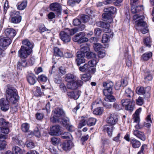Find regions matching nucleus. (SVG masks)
<instances>
[{
    "mask_svg": "<svg viewBox=\"0 0 154 154\" xmlns=\"http://www.w3.org/2000/svg\"><path fill=\"white\" fill-rule=\"evenodd\" d=\"M6 92V99L2 98L0 99L1 109L4 112H6L9 109L10 102L15 104L20 98L17 90L13 87H8Z\"/></svg>",
    "mask_w": 154,
    "mask_h": 154,
    "instance_id": "f257e3e1",
    "label": "nucleus"
},
{
    "mask_svg": "<svg viewBox=\"0 0 154 154\" xmlns=\"http://www.w3.org/2000/svg\"><path fill=\"white\" fill-rule=\"evenodd\" d=\"M22 43V45L18 51V55L20 58H27L32 52V49L34 47V44L30 42L27 39H24Z\"/></svg>",
    "mask_w": 154,
    "mask_h": 154,
    "instance_id": "f03ea898",
    "label": "nucleus"
},
{
    "mask_svg": "<svg viewBox=\"0 0 154 154\" xmlns=\"http://www.w3.org/2000/svg\"><path fill=\"white\" fill-rule=\"evenodd\" d=\"M12 39L3 35L0 36V56L2 57L5 56V50L11 43Z\"/></svg>",
    "mask_w": 154,
    "mask_h": 154,
    "instance_id": "7ed1b4c3",
    "label": "nucleus"
},
{
    "mask_svg": "<svg viewBox=\"0 0 154 154\" xmlns=\"http://www.w3.org/2000/svg\"><path fill=\"white\" fill-rule=\"evenodd\" d=\"M20 58V60L17 63V69L20 70H21L23 68L33 65L35 60L33 57H30L27 61L26 59V58Z\"/></svg>",
    "mask_w": 154,
    "mask_h": 154,
    "instance_id": "20e7f679",
    "label": "nucleus"
},
{
    "mask_svg": "<svg viewBox=\"0 0 154 154\" xmlns=\"http://www.w3.org/2000/svg\"><path fill=\"white\" fill-rule=\"evenodd\" d=\"M72 33V29L66 28L64 31L60 32L59 34L60 38L65 43L69 42L71 40V36L74 34Z\"/></svg>",
    "mask_w": 154,
    "mask_h": 154,
    "instance_id": "39448f33",
    "label": "nucleus"
},
{
    "mask_svg": "<svg viewBox=\"0 0 154 154\" xmlns=\"http://www.w3.org/2000/svg\"><path fill=\"white\" fill-rule=\"evenodd\" d=\"M10 21L11 23L17 24L19 23L22 20V16L19 11H13L10 12Z\"/></svg>",
    "mask_w": 154,
    "mask_h": 154,
    "instance_id": "423d86ee",
    "label": "nucleus"
},
{
    "mask_svg": "<svg viewBox=\"0 0 154 154\" xmlns=\"http://www.w3.org/2000/svg\"><path fill=\"white\" fill-rule=\"evenodd\" d=\"M136 25L134 26L135 29L138 30H140L143 34H145L148 32L147 29V23L143 21V19H140L135 22Z\"/></svg>",
    "mask_w": 154,
    "mask_h": 154,
    "instance_id": "0eeeda50",
    "label": "nucleus"
},
{
    "mask_svg": "<svg viewBox=\"0 0 154 154\" xmlns=\"http://www.w3.org/2000/svg\"><path fill=\"white\" fill-rule=\"evenodd\" d=\"M109 23L107 22L99 21L96 23L97 26L103 28V31L105 33H109L110 37H112L113 36V32L111 31V29L109 28L110 25Z\"/></svg>",
    "mask_w": 154,
    "mask_h": 154,
    "instance_id": "6e6552de",
    "label": "nucleus"
},
{
    "mask_svg": "<svg viewBox=\"0 0 154 154\" xmlns=\"http://www.w3.org/2000/svg\"><path fill=\"white\" fill-rule=\"evenodd\" d=\"M83 81L80 80H74L66 85L67 88L69 89L72 90H75L80 87L83 85Z\"/></svg>",
    "mask_w": 154,
    "mask_h": 154,
    "instance_id": "1a4fd4ad",
    "label": "nucleus"
},
{
    "mask_svg": "<svg viewBox=\"0 0 154 154\" xmlns=\"http://www.w3.org/2000/svg\"><path fill=\"white\" fill-rule=\"evenodd\" d=\"M53 116L51 118V121L53 122H55L58 121V118L61 117L64 112L63 110L58 108H56L53 111Z\"/></svg>",
    "mask_w": 154,
    "mask_h": 154,
    "instance_id": "9d476101",
    "label": "nucleus"
},
{
    "mask_svg": "<svg viewBox=\"0 0 154 154\" xmlns=\"http://www.w3.org/2000/svg\"><path fill=\"white\" fill-rule=\"evenodd\" d=\"M121 103L122 106L125 107L126 110L132 111L134 109V105L130 99H124L121 100Z\"/></svg>",
    "mask_w": 154,
    "mask_h": 154,
    "instance_id": "9b49d317",
    "label": "nucleus"
},
{
    "mask_svg": "<svg viewBox=\"0 0 154 154\" xmlns=\"http://www.w3.org/2000/svg\"><path fill=\"white\" fill-rule=\"evenodd\" d=\"M118 121L117 115L114 113L110 114L106 119V122L107 123L113 126L115 125Z\"/></svg>",
    "mask_w": 154,
    "mask_h": 154,
    "instance_id": "f8f14e48",
    "label": "nucleus"
},
{
    "mask_svg": "<svg viewBox=\"0 0 154 154\" xmlns=\"http://www.w3.org/2000/svg\"><path fill=\"white\" fill-rule=\"evenodd\" d=\"M5 36L13 39L17 34L15 30L13 28H7L4 30Z\"/></svg>",
    "mask_w": 154,
    "mask_h": 154,
    "instance_id": "ddd939ff",
    "label": "nucleus"
},
{
    "mask_svg": "<svg viewBox=\"0 0 154 154\" xmlns=\"http://www.w3.org/2000/svg\"><path fill=\"white\" fill-rule=\"evenodd\" d=\"M62 131L59 125L54 126L51 128L50 131L49 133L51 135L59 136L61 134Z\"/></svg>",
    "mask_w": 154,
    "mask_h": 154,
    "instance_id": "4468645a",
    "label": "nucleus"
},
{
    "mask_svg": "<svg viewBox=\"0 0 154 154\" xmlns=\"http://www.w3.org/2000/svg\"><path fill=\"white\" fill-rule=\"evenodd\" d=\"M51 9L56 12L57 16L61 15V6L60 4L57 3H54L51 4L50 5Z\"/></svg>",
    "mask_w": 154,
    "mask_h": 154,
    "instance_id": "2eb2a0df",
    "label": "nucleus"
},
{
    "mask_svg": "<svg viewBox=\"0 0 154 154\" xmlns=\"http://www.w3.org/2000/svg\"><path fill=\"white\" fill-rule=\"evenodd\" d=\"M80 92L79 91H67L66 95L69 98L77 100L80 96Z\"/></svg>",
    "mask_w": 154,
    "mask_h": 154,
    "instance_id": "dca6fc26",
    "label": "nucleus"
},
{
    "mask_svg": "<svg viewBox=\"0 0 154 154\" xmlns=\"http://www.w3.org/2000/svg\"><path fill=\"white\" fill-rule=\"evenodd\" d=\"M90 51L88 45L85 44L81 45V48L80 51H78L77 53L85 57V54Z\"/></svg>",
    "mask_w": 154,
    "mask_h": 154,
    "instance_id": "f3484780",
    "label": "nucleus"
},
{
    "mask_svg": "<svg viewBox=\"0 0 154 154\" xmlns=\"http://www.w3.org/2000/svg\"><path fill=\"white\" fill-rule=\"evenodd\" d=\"M72 146L73 143L72 141L69 140L60 144V147L63 150L67 151L70 150Z\"/></svg>",
    "mask_w": 154,
    "mask_h": 154,
    "instance_id": "a211bd4d",
    "label": "nucleus"
},
{
    "mask_svg": "<svg viewBox=\"0 0 154 154\" xmlns=\"http://www.w3.org/2000/svg\"><path fill=\"white\" fill-rule=\"evenodd\" d=\"M26 79L28 83L31 85L35 84L37 80L38 81V77L37 78L34 74L32 73L28 74L26 76Z\"/></svg>",
    "mask_w": 154,
    "mask_h": 154,
    "instance_id": "6ab92c4d",
    "label": "nucleus"
},
{
    "mask_svg": "<svg viewBox=\"0 0 154 154\" xmlns=\"http://www.w3.org/2000/svg\"><path fill=\"white\" fill-rule=\"evenodd\" d=\"M103 130L105 132H106L109 136L111 137L114 128V126L112 125H106L103 127Z\"/></svg>",
    "mask_w": 154,
    "mask_h": 154,
    "instance_id": "aec40b11",
    "label": "nucleus"
},
{
    "mask_svg": "<svg viewBox=\"0 0 154 154\" xmlns=\"http://www.w3.org/2000/svg\"><path fill=\"white\" fill-rule=\"evenodd\" d=\"M19 137V136H17L13 137L12 138V141L15 143L23 147L25 146V144L24 142L20 140Z\"/></svg>",
    "mask_w": 154,
    "mask_h": 154,
    "instance_id": "412c9836",
    "label": "nucleus"
},
{
    "mask_svg": "<svg viewBox=\"0 0 154 154\" xmlns=\"http://www.w3.org/2000/svg\"><path fill=\"white\" fill-rule=\"evenodd\" d=\"M76 53L77 58L75 59V62L78 66H79L81 64L85 62V60L84 58L85 56Z\"/></svg>",
    "mask_w": 154,
    "mask_h": 154,
    "instance_id": "4be33fe9",
    "label": "nucleus"
},
{
    "mask_svg": "<svg viewBox=\"0 0 154 154\" xmlns=\"http://www.w3.org/2000/svg\"><path fill=\"white\" fill-rule=\"evenodd\" d=\"M27 1L26 0H24L17 3L16 6L17 9L23 10L27 6Z\"/></svg>",
    "mask_w": 154,
    "mask_h": 154,
    "instance_id": "5701e85b",
    "label": "nucleus"
},
{
    "mask_svg": "<svg viewBox=\"0 0 154 154\" xmlns=\"http://www.w3.org/2000/svg\"><path fill=\"white\" fill-rule=\"evenodd\" d=\"M63 56V52L60 49L57 47H55L54 49V54L53 58H55L54 57L57 56L61 57Z\"/></svg>",
    "mask_w": 154,
    "mask_h": 154,
    "instance_id": "b1692460",
    "label": "nucleus"
},
{
    "mask_svg": "<svg viewBox=\"0 0 154 154\" xmlns=\"http://www.w3.org/2000/svg\"><path fill=\"white\" fill-rule=\"evenodd\" d=\"M38 126L36 127L35 130L33 131H29L28 134L27 135V137L28 138H30L32 137L33 136H35L36 137L38 136Z\"/></svg>",
    "mask_w": 154,
    "mask_h": 154,
    "instance_id": "393cba45",
    "label": "nucleus"
},
{
    "mask_svg": "<svg viewBox=\"0 0 154 154\" xmlns=\"http://www.w3.org/2000/svg\"><path fill=\"white\" fill-rule=\"evenodd\" d=\"M85 34L84 32H81L77 33L72 38V40L74 42H78L82 37H85Z\"/></svg>",
    "mask_w": 154,
    "mask_h": 154,
    "instance_id": "a878e982",
    "label": "nucleus"
},
{
    "mask_svg": "<svg viewBox=\"0 0 154 154\" xmlns=\"http://www.w3.org/2000/svg\"><path fill=\"white\" fill-rule=\"evenodd\" d=\"M85 28V25L84 24H80L76 28H75L72 29V34H75L76 32L83 30Z\"/></svg>",
    "mask_w": 154,
    "mask_h": 154,
    "instance_id": "bb28decb",
    "label": "nucleus"
},
{
    "mask_svg": "<svg viewBox=\"0 0 154 154\" xmlns=\"http://www.w3.org/2000/svg\"><path fill=\"white\" fill-rule=\"evenodd\" d=\"M130 143L132 147L134 148H139L140 146V142L138 140L135 139H131Z\"/></svg>",
    "mask_w": 154,
    "mask_h": 154,
    "instance_id": "cd10ccee",
    "label": "nucleus"
},
{
    "mask_svg": "<svg viewBox=\"0 0 154 154\" xmlns=\"http://www.w3.org/2000/svg\"><path fill=\"white\" fill-rule=\"evenodd\" d=\"M65 80L68 83H70L75 80V76L73 74H67L65 75Z\"/></svg>",
    "mask_w": 154,
    "mask_h": 154,
    "instance_id": "c85d7f7f",
    "label": "nucleus"
},
{
    "mask_svg": "<svg viewBox=\"0 0 154 154\" xmlns=\"http://www.w3.org/2000/svg\"><path fill=\"white\" fill-rule=\"evenodd\" d=\"M112 15V14H111L110 13H109L107 12H104V13L103 14L102 16L104 19L107 20L108 22L110 23L113 21Z\"/></svg>",
    "mask_w": 154,
    "mask_h": 154,
    "instance_id": "c756f323",
    "label": "nucleus"
},
{
    "mask_svg": "<svg viewBox=\"0 0 154 154\" xmlns=\"http://www.w3.org/2000/svg\"><path fill=\"white\" fill-rule=\"evenodd\" d=\"M116 8L113 6H111L109 8H105L104 9V12H107L109 13H110L112 15L116 13Z\"/></svg>",
    "mask_w": 154,
    "mask_h": 154,
    "instance_id": "7c9ffc66",
    "label": "nucleus"
},
{
    "mask_svg": "<svg viewBox=\"0 0 154 154\" xmlns=\"http://www.w3.org/2000/svg\"><path fill=\"white\" fill-rule=\"evenodd\" d=\"M108 34L109 35H108L106 34H103L101 40L102 42L105 43H108L110 41V38H112V37H110V34L109 33Z\"/></svg>",
    "mask_w": 154,
    "mask_h": 154,
    "instance_id": "2f4dec72",
    "label": "nucleus"
},
{
    "mask_svg": "<svg viewBox=\"0 0 154 154\" xmlns=\"http://www.w3.org/2000/svg\"><path fill=\"white\" fill-rule=\"evenodd\" d=\"M152 56L151 52H149L143 54L141 56V59L143 60L147 61Z\"/></svg>",
    "mask_w": 154,
    "mask_h": 154,
    "instance_id": "473e14b6",
    "label": "nucleus"
},
{
    "mask_svg": "<svg viewBox=\"0 0 154 154\" xmlns=\"http://www.w3.org/2000/svg\"><path fill=\"white\" fill-rule=\"evenodd\" d=\"M131 5V11L132 13L133 14L137 13L141 10V7L140 6H138L136 7L134 5Z\"/></svg>",
    "mask_w": 154,
    "mask_h": 154,
    "instance_id": "72a5a7b5",
    "label": "nucleus"
},
{
    "mask_svg": "<svg viewBox=\"0 0 154 154\" xmlns=\"http://www.w3.org/2000/svg\"><path fill=\"white\" fill-rule=\"evenodd\" d=\"M12 150L15 154H23L22 149L17 146H13L12 148Z\"/></svg>",
    "mask_w": 154,
    "mask_h": 154,
    "instance_id": "f704fd0d",
    "label": "nucleus"
},
{
    "mask_svg": "<svg viewBox=\"0 0 154 154\" xmlns=\"http://www.w3.org/2000/svg\"><path fill=\"white\" fill-rule=\"evenodd\" d=\"M152 78V75L150 72H147L145 73L144 79L146 82L151 81Z\"/></svg>",
    "mask_w": 154,
    "mask_h": 154,
    "instance_id": "c9c22d12",
    "label": "nucleus"
},
{
    "mask_svg": "<svg viewBox=\"0 0 154 154\" xmlns=\"http://www.w3.org/2000/svg\"><path fill=\"white\" fill-rule=\"evenodd\" d=\"M97 120L93 118H90L88 119L87 121V124L88 125L91 126L94 125L96 123Z\"/></svg>",
    "mask_w": 154,
    "mask_h": 154,
    "instance_id": "e433bc0d",
    "label": "nucleus"
},
{
    "mask_svg": "<svg viewBox=\"0 0 154 154\" xmlns=\"http://www.w3.org/2000/svg\"><path fill=\"white\" fill-rule=\"evenodd\" d=\"M136 91L137 93L139 95H143L145 93V88L143 86L137 87Z\"/></svg>",
    "mask_w": 154,
    "mask_h": 154,
    "instance_id": "4c0bfd02",
    "label": "nucleus"
},
{
    "mask_svg": "<svg viewBox=\"0 0 154 154\" xmlns=\"http://www.w3.org/2000/svg\"><path fill=\"white\" fill-rule=\"evenodd\" d=\"M62 78L59 74H56L54 76V81L56 84H60L62 81Z\"/></svg>",
    "mask_w": 154,
    "mask_h": 154,
    "instance_id": "58836bf2",
    "label": "nucleus"
},
{
    "mask_svg": "<svg viewBox=\"0 0 154 154\" xmlns=\"http://www.w3.org/2000/svg\"><path fill=\"white\" fill-rule=\"evenodd\" d=\"M144 44L149 48H150L151 46V43L152 41L150 39V37H147L144 38L143 40Z\"/></svg>",
    "mask_w": 154,
    "mask_h": 154,
    "instance_id": "ea45409f",
    "label": "nucleus"
},
{
    "mask_svg": "<svg viewBox=\"0 0 154 154\" xmlns=\"http://www.w3.org/2000/svg\"><path fill=\"white\" fill-rule=\"evenodd\" d=\"M91 76L89 73H87L83 74L81 76V79L83 81L86 82L89 80L91 78Z\"/></svg>",
    "mask_w": 154,
    "mask_h": 154,
    "instance_id": "a19ab883",
    "label": "nucleus"
},
{
    "mask_svg": "<svg viewBox=\"0 0 154 154\" xmlns=\"http://www.w3.org/2000/svg\"><path fill=\"white\" fill-rule=\"evenodd\" d=\"M104 100L107 102H114L116 100L115 97L112 95L106 96L104 98Z\"/></svg>",
    "mask_w": 154,
    "mask_h": 154,
    "instance_id": "79ce46f5",
    "label": "nucleus"
},
{
    "mask_svg": "<svg viewBox=\"0 0 154 154\" xmlns=\"http://www.w3.org/2000/svg\"><path fill=\"white\" fill-rule=\"evenodd\" d=\"M9 129L8 126L0 127V133H3L5 134H7L9 133Z\"/></svg>",
    "mask_w": 154,
    "mask_h": 154,
    "instance_id": "37998d69",
    "label": "nucleus"
},
{
    "mask_svg": "<svg viewBox=\"0 0 154 154\" xmlns=\"http://www.w3.org/2000/svg\"><path fill=\"white\" fill-rule=\"evenodd\" d=\"M103 86L104 87L106 88H111L112 89V87L113 86V83L111 81H107L103 82Z\"/></svg>",
    "mask_w": 154,
    "mask_h": 154,
    "instance_id": "c03bdc74",
    "label": "nucleus"
},
{
    "mask_svg": "<svg viewBox=\"0 0 154 154\" xmlns=\"http://www.w3.org/2000/svg\"><path fill=\"white\" fill-rule=\"evenodd\" d=\"M103 93L106 96L112 95V89L111 88L104 89L103 90Z\"/></svg>",
    "mask_w": 154,
    "mask_h": 154,
    "instance_id": "a18cd8bd",
    "label": "nucleus"
},
{
    "mask_svg": "<svg viewBox=\"0 0 154 154\" xmlns=\"http://www.w3.org/2000/svg\"><path fill=\"white\" fill-rule=\"evenodd\" d=\"M29 126L28 123H23L21 126V129L22 131L24 132H27L29 130Z\"/></svg>",
    "mask_w": 154,
    "mask_h": 154,
    "instance_id": "49530a36",
    "label": "nucleus"
},
{
    "mask_svg": "<svg viewBox=\"0 0 154 154\" xmlns=\"http://www.w3.org/2000/svg\"><path fill=\"white\" fill-rule=\"evenodd\" d=\"M103 112V108L102 107H99L95 109L93 111V113L96 115H100Z\"/></svg>",
    "mask_w": 154,
    "mask_h": 154,
    "instance_id": "de8ad7c7",
    "label": "nucleus"
},
{
    "mask_svg": "<svg viewBox=\"0 0 154 154\" xmlns=\"http://www.w3.org/2000/svg\"><path fill=\"white\" fill-rule=\"evenodd\" d=\"M125 95L127 97H130L134 96V92L130 88H128L125 91Z\"/></svg>",
    "mask_w": 154,
    "mask_h": 154,
    "instance_id": "09e8293b",
    "label": "nucleus"
},
{
    "mask_svg": "<svg viewBox=\"0 0 154 154\" xmlns=\"http://www.w3.org/2000/svg\"><path fill=\"white\" fill-rule=\"evenodd\" d=\"M89 69V66L87 63H85L83 66L79 68V70L82 72H86Z\"/></svg>",
    "mask_w": 154,
    "mask_h": 154,
    "instance_id": "8fccbe9b",
    "label": "nucleus"
},
{
    "mask_svg": "<svg viewBox=\"0 0 154 154\" xmlns=\"http://www.w3.org/2000/svg\"><path fill=\"white\" fill-rule=\"evenodd\" d=\"M52 143L54 145H58L60 142V139L58 137H53L51 138Z\"/></svg>",
    "mask_w": 154,
    "mask_h": 154,
    "instance_id": "3c124183",
    "label": "nucleus"
},
{
    "mask_svg": "<svg viewBox=\"0 0 154 154\" xmlns=\"http://www.w3.org/2000/svg\"><path fill=\"white\" fill-rule=\"evenodd\" d=\"M80 17L82 22L85 23L88 22L90 19V17L84 14L81 15L80 16Z\"/></svg>",
    "mask_w": 154,
    "mask_h": 154,
    "instance_id": "603ef678",
    "label": "nucleus"
},
{
    "mask_svg": "<svg viewBox=\"0 0 154 154\" xmlns=\"http://www.w3.org/2000/svg\"><path fill=\"white\" fill-rule=\"evenodd\" d=\"M61 138L63 139H69L72 137L71 134L68 132H65L61 134Z\"/></svg>",
    "mask_w": 154,
    "mask_h": 154,
    "instance_id": "864d4df0",
    "label": "nucleus"
},
{
    "mask_svg": "<svg viewBox=\"0 0 154 154\" xmlns=\"http://www.w3.org/2000/svg\"><path fill=\"white\" fill-rule=\"evenodd\" d=\"M93 47L95 51H98L102 48V45L100 43H94L93 44Z\"/></svg>",
    "mask_w": 154,
    "mask_h": 154,
    "instance_id": "5fc2aeb1",
    "label": "nucleus"
},
{
    "mask_svg": "<svg viewBox=\"0 0 154 154\" xmlns=\"http://www.w3.org/2000/svg\"><path fill=\"white\" fill-rule=\"evenodd\" d=\"M9 122H7L6 120L3 118L0 119V125L1 127L6 126H8Z\"/></svg>",
    "mask_w": 154,
    "mask_h": 154,
    "instance_id": "6e6d98bb",
    "label": "nucleus"
},
{
    "mask_svg": "<svg viewBox=\"0 0 154 154\" xmlns=\"http://www.w3.org/2000/svg\"><path fill=\"white\" fill-rule=\"evenodd\" d=\"M59 88L60 90L63 93H65L67 91V87L63 83H61L59 85Z\"/></svg>",
    "mask_w": 154,
    "mask_h": 154,
    "instance_id": "4d7b16f0",
    "label": "nucleus"
},
{
    "mask_svg": "<svg viewBox=\"0 0 154 154\" xmlns=\"http://www.w3.org/2000/svg\"><path fill=\"white\" fill-rule=\"evenodd\" d=\"M96 56V55L95 53L90 51L86 54V57L88 59L94 58H95Z\"/></svg>",
    "mask_w": 154,
    "mask_h": 154,
    "instance_id": "13d9d810",
    "label": "nucleus"
},
{
    "mask_svg": "<svg viewBox=\"0 0 154 154\" xmlns=\"http://www.w3.org/2000/svg\"><path fill=\"white\" fill-rule=\"evenodd\" d=\"M59 73L61 75H64L66 73V69L65 67L63 66H61L58 69Z\"/></svg>",
    "mask_w": 154,
    "mask_h": 154,
    "instance_id": "bf43d9fd",
    "label": "nucleus"
},
{
    "mask_svg": "<svg viewBox=\"0 0 154 154\" xmlns=\"http://www.w3.org/2000/svg\"><path fill=\"white\" fill-rule=\"evenodd\" d=\"M4 139L3 140H0V150L5 149L6 145V142L5 140L6 139Z\"/></svg>",
    "mask_w": 154,
    "mask_h": 154,
    "instance_id": "052dcab7",
    "label": "nucleus"
},
{
    "mask_svg": "<svg viewBox=\"0 0 154 154\" xmlns=\"http://www.w3.org/2000/svg\"><path fill=\"white\" fill-rule=\"evenodd\" d=\"M62 122L63 125L66 126L69 124V119L67 117H63L62 119Z\"/></svg>",
    "mask_w": 154,
    "mask_h": 154,
    "instance_id": "680f3d73",
    "label": "nucleus"
},
{
    "mask_svg": "<svg viewBox=\"0 0 154 154\" xmlns=\"http://www.w3.org/2000/svg\"><path fill=\"white\" fill-rule=\"evenodd\" d=\"M97 62L95 60L93 59L89 60L88 62V64L90 67H93L94 66L97 64Z\"/></svg>",
    "mask_w": 154,
    "mask_h": 154,
    "instance_id": "e2e57ef3",
    "label": "nucleus"
},
{
    "mask_svg": "<svg viewBox=\"0 0 154 154\" xmlns=\"http://www.w3.org/2000/svg\"><path fill=\"white\" fill-rule=\"evenodd\" d=\"M120 133H119L116 136L112 138L113 140L116 142L118 143H119L121 141V140L120 139Z\"/></svg>",
    "mask_w": 154,
    "mask_h": 154,
    "instance_id": "0e129e2a",
    "label": "nucleus"
},
{
    "mask_svg": "<svg viewBox=\"0 0 154 154\" xmlns=\"http://www.w3.org/2000/svg\"><path fill=\"white\" fill-rule=\"evenodd\" d=\"M98 56L100 58H103L104 57L106 54V53L105 50H103L102 51H99L98 52Z\"/></svg>",
    "mask_w": 154,
    "mask_h": 154,
    "instance_id": "69168bd1",
    "label": "nucleus"
},
{
    "mask_svg": "<svg viewBox=\"0 0 154 154\" xmlns=\"http://www.w3.org/2000/svg\"><path fill=\"white\" fill-rule=\"evenodd\" d=\"M81 20L78 18L74 19L73 20V24L74 26H79L81 24Z\"/></svg>",
    "mask_w": 154,
    "mask_h": 154,
    "instance_id": "338daca9",
    "label": "nucleus"
},
{
    "mask_svg": "<svg viewBox=\"0 0 154 154\" xmlns=\"http://www.w3.org/2000/svg\"><path fill=\"white\" fill-rule=\"evenodd\" d=\"M66 128L69 132H72L75 130L74 127L72 125L69 124L66 126Z\"/></svg>",
    "mask_w": 154,
    "mask_h": 154,
    "instance_id": "774afa93",
    "label": "nucleus"
}]
</instances>
